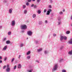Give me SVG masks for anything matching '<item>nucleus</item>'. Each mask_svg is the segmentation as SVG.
I'll use <instances>...</instances> for the list:
<instances>
[{
    "mask_svg": "<svg viewBox=\"0 0 72 72\" xmlns=\"http://www.w3.org/2000/svg\"><path fill=\"white\" fill-rule=\"evenodd\" d=\"M49 1L50 3H52L53 2L52 0H49Z\"/></svg>",
    "mask_w": 72,
    "mask_h": 72,
    "instance_id": "25",
    "label": "nucleus"
},
{
    "mask_svg": "<svg viewBox=\"0 0 72 72\" xmlns=\"http://www.w3.org/2000/svg\"><path fill=\"white\" fill-rule=\"evenodd\" d=\"M7 2H8V1H6V0H4L3 1V3H7Z\"/></svg>",
    "mask_w": 72,
    "mask_h": 72,
    "instance_id": "32",
    "label": "nucleus"
},
{
    "mask_svg": "<svg viewBox=\"0 0 72 72\" xmlns=\"http://www.w3.org/2000/svg\"><path fill=\"white\" fill-rule=\"evenodd\" d=\"M18 68H21L22 67V65L20 64H18L17 66Z\"/></svg>",
    "mask_w": 72,
    "mask_h": 72,
    "instance_id": "11",
    "label": "nucleus"
},
{
    "mask_svg": "<svg viewBox=\"0 0 72 72\" xmlns=\"http://www.w3.org/2000/svg\"><path fill=\"white\" fill-rule=\"evenodd\" d=\"M49 8H51V5H49Z\"/></svg>",
    "mask_w": 72,
    "mask_h": 72,
    "instance_id": "40",
    "label": "nucleus"
},
{
    "mask_svg": "<svg viewBox=\"0 0 72 72\" xmlns=\"http://www.w3.org/2000/svg\"><path fill=\"white\" fill-rule=\"evenodd\" d=\"M15 24V21L14 20L12 21L11 23V26H14Z\"/></svg>",
    "mask_w": 72,
    "mask_h": 72,
    "instance_id": "7",
    "label": "nucleus"
},
{
    "mask_svg": "<svg viewBox=\"0 0 72 72\" xmlns=\"http://www.w3.org/2000/svg\"><path fill=\"white\" fill-rule=\"evenodd\" d=\"M53 36H56V34H53Z\"/></svg>",
    "mask_w": 72,
    "mask_h": 72,
    "instance_id": "52",
    "label": "nucleus"
},
{
    "mask_svg": "<svg viewBox=\"0 0 72 72\" xmlns=\"http://www.w3.org/2000/svg\"><path fill=\"white\" fill-rule=\"evenodd\" d=\"M6 38H4L3 39V41H5V40H6Z\"/></svg>",
    "mask_w": 72,
    "mask_h": 72,
    "instance_id": "43",
    "label": "nucleus"
},
{
    "mask_svg": "<svg viewBox=\"0 0 72 72\" xmlns=\"http://www.w3.org/2000/svg\"><path fill=\"white\" fill-rule=\"evenodd\" d=\"M69 44H72V39L71 38L70 40L68 41Z\"/></svg>",
    "mask_w": 72,
    "mask_h": 72,
    "instance_id": "10",
    "label": "nucleus"
},
{
    "mask_svg": "<svg viewBox=\"0 0 72 72\" xmlns=\"http://www.w3.org/2000/svg\"><path fill=\"white\" fill-rule=\"evenodd\" d=\"M7 49V46H5L3 48V51H5Z\"/></svg>",
    "mask_w": 72,
    "mask_h": 72,
    "instance_id": "9",
    "label": "nucleus"
},
{
    "mask_svg": "<svg viewBox=\"0 0 72 72\" xmlns=\"http://www.w3.org/2000/svg\"><path fill=\"white\" fill-rule=\"evenodd\" d=\"M6 59H7V57H5L4 58V60L5 61L6 60Z\"/></svg>",
    "mask_w": 72,
    "mask_h": 72,
    "instance_id": "33",
    "label": "nucleus"
},
{
    "mask_svg": "<svg viewBox=\"0 0 72 72\" xmlns=\"http://www.w3.org/2000/svg\"><path fill=\"white\" fill-rule=\"evenodd\" d=\"M63 12L61 11H60L59 12V14H60V15H62V14H63Z\"/></svg>",
    "mask_w": 72,
    "mask_h": 72,
    "instance_id": "28",
    "label": "nucleus"
},
{
    "mask_svg": "<svg viewBox=\"0 0 72 72\" xmlns=\"http://www.w3.org/2000/svg\"><path fill=\"white\" fill-rule=\"evenodd\" d=\"M28 39V38H27V39Z\"/></svg>",
    "mask_w": 72,
    "mask_h": 72,
    "instance_id": "61",
    "label": "nucleus"
},
{
    "mask_svg": "<svg viewBox=\"0 0 72 72\" xmlns=\"http://www.w3.org/2000/svg\"><path fill=\"white\" fill-rule=\"evenodd\" d=\"M32 32L31 31H29L27 32V34L29 36H32Z\"/></svg>",
    "mask_w": 72,
    "mask_h": 72,
    "instance_id": "4",
    "label": "nucleus"
},
{
    "mask_svg": "<svg viewBox=\"0 0 72 72\" xmlns=\"http://www.w3.org/2000/svg\"><path fill=\"white\" fill-rule=\"evenodd\" d=\"M11 32H8V35H11Z\"/></svg>",
    "mask_w": 72,
    "mask_h": 72,
    "instance_id": "26",
    "label": "nucleus"
},
{
    "mask_svg": "<svg viewBox=\"0 0 72 72\" xmlns=\"http://www.w3.org/2000/svg\"><path fill=\"white\" fill-rule=\"evenodd\" d=\"M66 34H69V33H70V31H66Z\"/></svg>",
    "mask_w": 72,
    "mask_h": 72,
    "instance_id": "18",
    "label": "nucleus"
},
{
    "mask_svg": "<svg viewBox=\"0 0 72 72\" xmlns=\"http://www.w3.org/2000/svg\"><path fill=\"white\" fill-rule=\"evenodd\" d=\"M33 1H35V0H32Z\"/></svg>",
    "mask_w": 72,
    "mask_h": 72,
    "instance_id": "57",
    "label": "nucleus"
},
{
    "mask_svg": "<svg viewBox=\"0 0 72 72\" xmlns=\"http://www.w3.org/2000/svg\"><path fill=\"white\" fill-rule=\"evenodd\" d=\"M21 55H19V59H20V58H21Z\"/></svg>",
    "mask_w": 72,
    "mask_h": 72,
    "instance_id": "44",
    "label": "nucleus"
},
{
    "mask_svg": "<svg viewBox=\"0 0 72 72\" xmlns=\"http://www.w3.org/2000/svg\"><path fill=\"white\" fill-rule=\"evenodd\" d=\"M42 48H40L37 50V52H40L41 51H42Z\"/></svg>",
    "mask_w": 72,
    "mask_h": 72,
    "instance_id": "12",
    "label": "nucleus"
},
{
    "mask_svg": "<svg viewBox=\"0 0 72 72\" xmlns=\"http://www.w3.org/2000/svg\"><path fill=\"white\" fill-rule=\"evenodd\" d=\"M70 19H71V20H72V15H71V17Z\"/></svg>",
    "mask_w": 72,
    "mask_h": 72,
    "instance_id": "51",
    "label": "nucleus"
},
{
    "mask_svg": "<svg viewBox=\"0 0 72 72\" xmlns=\"http://www.w3.org/2000/svg\"><path fill=\"white\" fill-rule=\"evenodd\" d=\"M62 72H66V70L64 69H63L62 70Z\"/></svg>",
    "mask_w": 72,
    "mask_h": 72,
    "instance_id": "31",
    "label": "nucleus"
},
{
    "mask_svg": "<svg viewBox=\"0 0 72 72\" xmlns=\"http://www.w3.org/2000/svg\"><path fill=\"white\" fill-rule=\"evenodd\" d=\"M23 46V44H20V46L21 47H22V46Z\"/></svg>",
    "mask_w": 72,
    "mask_h": 72,
    "instance_id": "35",
    "label": "nucleus"
},
{
    "mask_svg": "<svg viewBox=\"0 0 72 72\" xmlns=\"http://www.w3.org/2000/svg\"><path fill=\"white\" fill-rule=\"evenodd\" d=\"M36 62H37V63H40V61H39L38 60H36Z\"/></svg>",
    "mask_w": 72,
    "mask_h": 72,
    "instance_id": "38",
    "label": "nucleus"
},
{
    "mask_svg": "<svg viewBox=\"0 0 72 72\" xmlns=\"http://www.w3.org/2000/svg\"><path fill=\"white\" fill-rule=\"evenodd\" d=\"M62 49H63V47H61V48H60V50H62Z\"/></svg>",
    "mask_w": 72,
    "mask_h": 72,
    "instance_id": "55",
    "label": "nucleus"
},
{
    "mask_svg": "<svg viewBox=\"0 0 72 72\" xmlns=\"http://www.w3.org/2000/svg\"><path fill=\"white\" fill-rule=\"evenodd\" d=\"M2 26H0V29H1V28H2Z\"/></svg>",
    "mask_w": 72,
    "mask_h": 72,
    "instance_id": "53",
    "label": "nucleus"
},
{
    "mask_svg": "<svg viewBox=\"0 0 72 72\" xmlns=\"http://www.w3.org/2000/svg\"><path fill=\"white\" fill-rule=\"evenodd\" d=\"M46 9H44V13H46Z\"/></svg>",
    "mask_w": 72,
    "mask_h": 72,
    "instance_id": "41",
    "label": "nucleus"
},
{
    "mask_svg": "<svg viewBox=\"0 0 72 72\" xmlns=\"http://www.w3.org/2000/svg\"><path fill=\"white\" fill-rule=\"evenodd\" d=\"M32 71H33V69H31V70H28V72H32Z\"/></svg>",
    "mask_w": 72,
    "mask_h": 72,
    "instance_id": "27",
    "label": "nucleus"
},
{
    "mask_svg": "<svg viewBox=\"0 0 72 72\" xmlns=\"http://www.w3.org/2000/svg\"><path fill=\"white\" fill-rule=\"evenodd\" d=\"M68 54L69 55H72V50L68 52Z\"/></svg>",
    "mask_w": 72,
    "mask_h": 72,
    "instance_id": "13",
    "label": "nucleus"
},
{
    "mask_svg": "<svg viewBox=\"0 0 72 72\" xmlns=\"http://www.w3.org/2000/svg\"><path fill=\"white\" fill-rule=\"evenodd\" d=\"M15 58H13L12 60H11V62L12 63L14 61V60Z\"/></svg>",
    "mask_w": 72,
    "mask_h": 72,
    "instance_id": "24",
    "label": "nucleus"
},
{
    "mask_svg": "<svg viewBox=\"0 0 72 72\" xmlns=\"http://www.w3.org/2000/svg\"><path fill=\"white\" fill-rule=\"evenodd\" d=\"M39 42L38 41H36L35 43L36 44H37Z\"/></svg>",
    "mask_w": 72,
    "mask_h": 72,
    "instance_id": "48",
    "label": "nucleus"
},
{
    "mask_svg": "<svg viewBox=\"0 0 72 72\" xmlns=\"http://www.w3.org/2000/svg\"><path fill=\"white\" fill-rule=\"evenodd\" d=\"M16 68H17V66H15L14 68V69H16Z\"/></svg>",
    "mask_w": 72,
    "mask_h": 72,
    "instance_id": "36",
    "label": "nucleus"
},
{
    "mask_svg": "<svg viewBox=\"0 0 72 72\" xmlns=\"http://www.w3.org/2000/svg\"><path fill=\"white\" fill-rule=\"evenodd\" d=\"M34 6V4H32L31 5V7H33Z\"/></svg>",
    "mask_w": 72,
    "mask_h": 72,
    "instance_id": "37",
    "label": "nucleus"
},
{
    "mask_svg": "<svg viewBox=\"0 0 72 72\" xmlns=\"http://www.w3.org/2000/svg\"><path fill=\"white\" fill-rule=\"evenodd\" d=\"M26 8V5L24 4L22 6L23 9H25Z\"/></svg>",
    "mask_w": 72,
    "mask_h": 72,
    "instance_id": "14",
    "label": "nucleus"
},
{
    "mask_svg": "<svg viewBox=\"0 0 72 72\" xmlns=\"http://www.w3.org/2000/svg\"><path fill=\"white\" fill-rule=\"evenodd\" d=\"M7 68L6 71L8 72H9L10 71V69L9 68V65H7Z\"/></svg>",
    "mask_w": 72,
    "mask_h": 72,
    "instance_id": "5",
    "label": "nucleus"
},
{
    "mask_svg": "<svg viewBox=\"0 0 72 72\" xmlns=\"http://www.w3.org/2000/svg\"><path fill=\"white\" fill-rule=\"evenodd\" d=\"M26 5L27 6H28L29 5H30V3L28 2H27L26 3Z\"/></svg>",
    "mask_w": 72,
    "mask_h": 72,
    "instance_id": "22",
    "label": "nucleus"
},
{
    "mask_svg": "<svg viewBox=\"0 0 72 72\" xmlns=\"http://www.w3.org/2000/svg\"><path fill=\"white\" fill-rule=\"evenodd\" d=\"M30 53H31V52H30V51H28L27 53V55H29V54H30Z\"/></svg>",
    "mask_w": 72,
    "mask_h": 72,
    "instance_id": "23",
    "label": "nucleus"
},
{
    "mask_svg": "<svg viewBox=\"0 0 72 72\" xmlns=\"http://www.w3.org/2000/svg\"><path fill=\"white\" fill-rule=\"evenodd\" d=\"M37 13L38 14H40L41 13V11L40 10H38Z\"/></svg>",
    "mask_w": 72,
    "mask_h": 72,
    "instance_id": "15",
    "label": "nucleus"
},
{
    "mask_svg": "<svg viewBox=\"0 0 72 72\" xmlns=\"http://www.w3.org/2000/svg\"><path fill=\"white\" fill-rule=\"evenodd\" d=\"M57 68H58V65H55L53 67V68L52 69L53 72H54V71H56V70L57 69Z\"/></svg>",
    "mask_w": 72,
    "mask_h": 72,
    "instance_id": "2",
    "label": "nucleus"
},
{
    "mask_svg": "<svg viewBox=\"0 0 72 72\" xmlns=\"http://www.w3.org/2000/svg\"><path fill=\"white\" fill-rule=\"evenodd\" d=\"M32 0H28V2H31Z\"/></svg>",
    "mask_w": 72,
    "mask_h": 72,
    "instance_id": "47",
    "label": "nucleus"
},
{
    "mask_svg": "<svg viewBox=\"0 0 72 72\" xmlns=\"http://www.w3.org/2000/svg\"><path fill=\"white\" fill-rule=\"evenodd\" d=\"M21 28L22 30H26L27 29V26L26 25H22Z\"/></svg>",
    "mask_w": 72,
    "mask_h": 72,
    "instance_id": "3",
    "label": "nucleus"
},
{
    "mask_svg": "<svg viewBox=\"0 0 72 72\" xmlns=\"http://www.w3.org/2000/svg\"><path fill=\"white\" fill-rule=\"evenodd\" d=\"M3 61L1 60H0V63H2Z\"/></svg>",
    "mask_w": 72,
    "mask_h": 72,
    "instance_id": "54",
    "label": "nucleus"
},
{
    "mask_svg": "<svg viewBox=\"0 0 72 72\" xmlns=\"http://www.w3.org/2000/svg\"><path fill=\"white\" fill-rule=\"evenodd\" d=\"M63 39H64V40H67V37L66 36H61L60 38V40L61 41H62V40H63Z\"/></svg>",
    "mask_w": 72,
    "mask_h": 72,
    "instance_id": "1",
    "label": "nucleus"
},
{
    "mask_svg": "<svg viewBox=\"0 0 72 72\" xmlns=\"http://www.w3.org/2000/svg\"><path fill=\"white\" fill-rule=\"evenodd\" d=\"M27 10H24V14H26V13H27Z\"/></svg>",
    "mask_w": 72,
    "mask_h": 72,
    "instance_id": "21",
    "label": "nucleus"
},
{
    "mask_svg": "<svg viewBox=\"0 0 72 72\" xmlns=\"http://www.w3.org/2000/svg\"><path fill=\"white\" fill-rule=\"evenodd\" d=\"M51 9H49L47 11V12L46 13L47 15H49L50 14V12H51Z\"/></svg>",
    "mask_w": 72,
    "mask_h": 72,
    "instance_id": "6",
    "label": "nucleus"
},
{
    "mask_svg": "<svg viewBox=\"0 0 72 72\" xmlns=\"http://www.w3.org/2000/svg\"><path fill=\"white\" fill-rule=\"evenodd\" d=\"M62 60H63V59L62 58H61L59 62H62Z\"/></svg>",
    "mask_w": 72,
    "mask_h": 72,
    "instance_id": "39",
    "label": "nucleus"
},
{
    "mask_svg": "<svg viewBox=\"0 0 72 72\" xmlns=\"http://www.w3.org/2000/svg\"><path fill=\"white\" fill-rule=\"evenodd\" d=\"M45 23H48V21H47L46 20L45 21Z\"/></svg>",
    "mask_w": 72,
    "mask_h": 72,
    "instance_id": "50",
    "label": "nucleus"
},
{
    "mask_svg": "<svg viewBox=\"0 0 72 72\" xmlns=\"http://www.w3.org/2000/svg\"><path fill=\"white\" fill-rule=\"evenodd\" d=\"M60 19H58V20L59 21V20H60Z\"/></svg>",
    "mask_w": 72,
    "mask_h": 72,
    "instance_id": "58",
    "label": "nucleus"
},
{
    "mask_svg": "<svg viewBox=\"0 0 72 72\" xmlns=\"http://www.w3.org/2000/svg\"><path fill=\"white\" fill-rule=\"evenodd\" d=\"M36 14H34L33 15V18H36Z\"/></svg>",
    "mask_w": 72,
    "mask_h": 72,
    "instance_id": "17",
    "label": "nucleus"
},
{
    "mask_svg": "<svg viewBox=\"0 0 72 72\" xmlns=\"http://www.w3.org/2000/svg\"><path fill=\"white\" fill-rule=\"evenodd\" d=\"M10 41L9 40H8L6 42V44H10Z\"/></svg>",
    "mask_w": 72,
    "mask_h": 72,
    "instance_id": "20",
    "label": "nucleus"
},
{
    "mask_svg": "<svg viewBox=\"0 0 72 72\" xmlns=\"http://www.w3.org/2000/svg\"><path fill=\"white\" fill-rule=\"evenodd\" d=\"M61 23V22L60 21L58 22V24H60Z\"/></svg>",
    "mask_w": 72,
    "mask_h": 72,
    "instance_id": "45",
    "label": "nucleus"
},
{
    "mask_svg": "<svg viewBox=\"0 0 72 72\" xmlns=\"http://www.w3.org/2000/svg\"><path fill=\"white\" fill-rule=\"evenodd\" d=\"M2 59V57L1 56H0V60Z\"/></svg>",
    "mask_w": 72,
    "mask_h": 72,
    "instance_id": "46",
    "label": "nucleus"
},
{
    "mask_svg": "<svg viewBox=\"0 0 72 72\" xmlns=\"http://www.w3.org/2000/svg\"><path fill=\"white\" fill-rule=\"evenodd\" d=\"M13 11V9L10 8L9 10V12L10 14H12V12Z\"/></svg>",
    "mask_w": 72,
    "mask_h": 72,
    "instance_id": "8",
    "label": "nucleus"
},
{
    "mask_svg": "<svg viewBox=\"0 0 72 72\" xmlns=\"http://www.w3.org/2000/svg\"><path fill=\"white\" fill-rule=\"evenodd\" d=\"M62 12H65V10L64 9H63L62 10Z\"/></svg>",
    "mask_w": 72,
    "mask_h": 72,
    "instance_id": "49",
    "label": "nucleus"
},
{
    "mask_svg": "<svg viewBox=\"0 0 72 72\" xmlns=\"http://www.w3.org/2000/svg\"><path fill=\"white\" fill-rule=\"evenodd\" d=\"M6 66H5V65H4L3 67V69H5V68H6Z\"/></svg>",
    "mask_w": 72,
    "mask_h": 72,
    "instance_id": "29",
    "label": "nucleus"
},
{
    "mask_svg": "<svg viewBox=\"0 0 72 72\" xmlns=\"http://www.w3.org/2000/svg\"><path fill=\"white\" fill-rule=\"evenodd\" d=\"M42 24V21H40L39 22V24Z\"/></svg>",
    "mask_w": 72,
    "mask_h": 72,
    "instance_id": "16",
    "label": "nucleus"
},
{
    "mask_svg": "<svg viewBox=\"0 0 72 72\" xmlns=\"http://www.w3.org/2000/svg\"><path fill=\"white\" fill-rule=\"evenodd\" d=\"M22 32H24V31L23 30H22L21 31Z\"/></svg>",
    "mask_w": 72,
    "mask_h": 72,
    "instance_id": "56",
    "label": "nucleus"
},
{
    "mask_svg": "<svg viewBox=\"0 0 72 72\" xmlns=\"http://www.w3.org/2000/svg\"><path fill=\"white\" fill-rule=\"evenodd\" d=\"M34 6V8H37V6L36 5H35Z\"/></svg>",
    "mask_w": 72,
    "mask_h": 72,
    "instance_id": "34",
    "label": "nucleus"
},
{
    "mask_svg": "<svg viewBox=\"0 0 72 72\" xmlns=\"http://www.w3.org/2000/svg\"><path fill=\"white\" fill-rule=\"evenodd\" d=\"M37 1L38 3H40V0H37Z\"/></svg>",
    "mask_w": 72,
    "mask_h": 72,
    "instance_id": "42",
    "label": "nucleus"
},
{
    "mask_svg": "<svg viewBox=\"0 0 72 72\" xmlns=\"http://www.w3.org/2000/svg\"><path fill=\"white\" fill-rule=\"evenodd\" d=\"M30 58H31V56H28L27 57V59H30Z\"/></svg>",
    "mask_w": 72,
    "mask_h": 72,
    "instance_id": "19",
    "label": "nucleus"
},
{
    "mask_svg": "<svg viewBox=\"0 0 72 72\" xmlns=\"http://www.w3.org/2000/svg\"><path fill=\"white\" fill-rule=\"evenodd\" d=\"M49 37H50V35H49Z\"/></svg>",
    "mask_w": 72,
    "mask_h": 72,
    "instance_id": "60",
    "label": "nucleus"
},
{
    "mask_svg": "<svg viewBox=\"0 0 72 72\" xmlns=\"http://www.w3.org/2000/svg\"><path fill=\"white\" fill-rule=\"evenodd\" d=\"M71 26H72V24H71Z\"/></svg>",
    "mask_w": 72,
    "mask_h": 72,
    "instance_id": "59",
    "label": "nucleus"
},
{
    "mask_svg": "<svg viewBox=\"0 0 72 72\" xmlns=\"http://www.w3.org/2000/svg\"><path fill=\"white\" fill-rule=\"evenodd\" d=\"M48 52V51H44V53L45 54H47V53Z\"/></svg>",
    "mask_w": 72,
    "mask_h": 72,
    "instance_id": "30",
    "label": "nucleus"
}]
</instances>
